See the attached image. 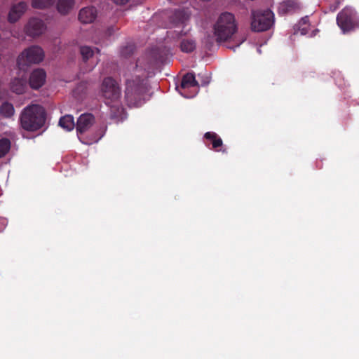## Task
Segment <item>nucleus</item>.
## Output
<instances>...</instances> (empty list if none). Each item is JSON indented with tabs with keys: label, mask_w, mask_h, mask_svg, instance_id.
Instances as JSON below:
<instances>
[{
	"label": "nucleus",
	"mask_w": 359,
	"mask_h": 359,
	"mask_svg": "<svg viewBox=\"0 0 359 359\" xmlns=\"http://www.w3.org/2000/svg\"><path fill=\"white\" fill-rule=\"evenodd\" d=\"M148 67H142L141 60L138 59L134 72L127 74L126 80L125 100L130 107H140L147 90L144 79L147 76Z\"/></svg>",
	"instance_id": "1"
},
{
	"label": "nucleus",
	"mask_w": 359,
	"mask_h": 359,
	"mask_svg": "<svg viewBox=\"0 0 359 359\" xmlns=\"http://www.w3.org/2000/svg\"><path fill=\"white\" fill-rule=\"evenodd\" d=\"M102 96L106 104L110 107L111 118H119L123 108L121 102V90L117 81L112 77L104 79L101 86Z\"/></svg>",
	"instance_id": "2"
},
{
	"label": "nucleus",
	"mask_w": 359,
	"mask_h": 359,
	"mask_svg": "<svg viewBox=\"0 0 359 359\" xmlns=\"http://www.w3.org/2000/svg\"><path fill=\"white\" fill-rule=\"evenodd\" d=\"M46 113L39 104H32L25 107L21 112L20 121L22 128L27 131H36L43 126Z\"/></svg>",
	"instance_id": "3"
},
{
	"label": "nucleus",
	"mask_w": 359,
	"mask_h": 359,
	"mask_svg": "<svg viewBox=\"0 0 359 359\" xmlns=\"http://www.w3.org/2000/svg\"><path fill=\"white\" fill-rule=\"evenodd\" d=\"M214 35L217 42H225L238 31V23L233 13H222L214 25Z\"/></svg>",
	"instance_id": "4"
},
{
	"label": "nucleus",
	"mask_w": 359,
	"mask_h": 359,
	"mask_svg": "<svg viewBox=\"0 0 359 359\" xmlns=\"http://www.w3.org/2000/svg\"><path fill=\"white\" fill-rule=\"evenodd\" d=\"M251 29L255 32H261L269 29L273 23V14L267 9L251 11Z\"/></svg>",
	"instance_id": "5"
},
{
	"label": "nucleus",
	"mask_w": 359,
	"mask_h": 359,
	"mask_svg": "<svg viewBox=\"0 0 359 359\" xmlns=\"http://www.w3.org/2000/svg\"><path fill=\"white\" fill-rule=\"evenodd\" d=\"M43 58V50L39 46L33 45L21 53L17 59V65L20 69H24L29 65L40 63Z\"/></svg>",
	"instance_id": "6"
},
{
	"label": "nucleus",
	"mask_w": 359,
	"mask_h": 359,
	"mask_svg": "<svg viewBox=\"0 0 359 359\" xmlns=\"http://www.w3.org/2000/svg\"><path fill=\"white\" fill-rule=\"evenodd\" d=\"M337 23L344 33L352 31L359 27L356 13L351 8H344L337 16Z\"/></svg>",
	"instance_id": "7"
},
{
	"label": "nucleus",
	"mask_w": 359,
	"mask_h": 359,
	"mask_svg": "<svg viewBox=\"0 0 359 359\" xmlns=\"http://www.w3.org/2000/svg\"><path fill=\"white\" fill-rule=\"evenodd\" d=\"M46 29V25L43 21L37 18L29 19L25 27V32L27 35L35 37L43 34Z\"/></svg>",
	"instance_id": "8"
},
{
	"label": "nucleus",
	"mask_w": 359,
	"mask_h": 359,
	"mask_svg": "<svg viewBox=\"0 0 359 359\" xmlns=\"http://www.w3.org/2000/svg\"><path fill=\"white\" fill-rule=\"evenodd\" d=\"M95 123V117L92 114H81L76 122V129L77 133L82 134L86 132Z\"/></svg>",
	"instance_id": "9"
},
{
	"label": "nucleus",
	"mask_w": 359,
	"mask_h": 359,
	"mask_svg": "<svg viewBox=\"0 0 359 359\" xmlns=\"http://www.w3.org/2000/svg\"><path fill=\"white\" fill-rule=\"evenodd\" d=\"M46 79V72L43 69H36L30 74L29 85L33 89L40 88L45 83Z\"/></svg>",
	"instance_id": "10"
},
{
	"label": "nucleus",
	"mask_w": 359,
	"mask_h": 359,
	"mask_svg": "<svg viewBox=\"0 0 359 359\" xmlns=\"http://www.w3.org/2000/svg\"><path fill=\"white\" fill-rule=\"evenodd\" d=\"M27 8V3L24 1L19 2L13 5L8 13V20L10 22L14 23L17 22Z\"/></svg>",
	"instance_id": "11"
},
{
	"label": "nucleus",
	"mask_w": 359,
	"mask_h": 359,
	"mask_svg": "<svg viewBox=\"0 0 359 359\" xmlns=\"http://www.w3.org/2000/svg\"><path fill=\"white\" fill-rule=\"evenodd\" d=\"M97 17V10L93 6L82 8L79 13V20L83 24L93 22Z\"/></svg>",
	"instance_id": "12"
},
{
	"label": "nucleus",
	"mask_w": 359,
	"mask_h": 359,
	"mask_svg": "<svg viewBox=\"0 0 359 359\" xmlns=\"http://www.w3.org/2000/svg\"><path fill=\"white\" fill-rule=\"evenodd\" d=\"M204 138L210 142L212 144L211 149L216 151H222L223 153L226 152V149H218L223 145V141L221 137L214 132H207L204 135Z\"/></svg>",
	"instance_id": "13"
},
{
	"label": "nucleus",
	"mask_w": 359,
	"mask_h": 359,
	"mask_svg": "<svg viewBox=\"0 0 359 359\" xmlns=\"http://www.w3.org/2000/svg\"><path fill=\"white\" fill-rule=\"evenodd\" d=\"M196 86H198V83L196 80L195 74L194 73L189 72L183 76L180 86L181 89L185 90L191 87Z\"/></svg>",
	"instance_id": "14"
},
{
	"label": "nucleus",
	"mask_w": 359,
	"mask_h": 359,
	"mask_svg": "<svg viewBox=\"0 0 359 359\" xmlns=\"http://www.w3.org/2000/svg\"><path fill=\"white\" fill-rule=\"evenodd\" d=\"M189 18L187 11L183 9L175 10L170 16V21L175 24H184Z\"/></svg>",
	"instance_id": "15"
},
{
	"label": "nucleus",
	"mask_w": 359,
	"mask_h": 359,
	"mask_svg": "<svg viewBox=\"0 0 359 359\" xmlns=\"http://www.w3.org/2000/svg\"><path fill=\"white\" fill-rule=\"evenodd\" d=\"M74 0H57V10L61 15H67L73 8Z\"/></svg>",
	"instance_id": "16"
},
{
	"label": "nucleus",
	"mask_w": 359,
	"mask_h": 359,
	"mask_svg": "<svg viewBox=\"0 0 359 359\" xmlns=\"http://www.w3.org/2000/svg\"><path fill=\"white\" fill-rule=\"evenodd\" d=\"M299 8V4L295 0H286L280 4L279 10L283 13H289L295 12Z\"/></svg>",
	"instance_id": "17"
},
{
	"label": "nucleus",
	"mask_w": 359,
	"mask_h": 359,
	"mask_svg": "<svg viewBox=\"0 0 359 359\" xmlns=\"http://www.w3.org/2000/svg\"><path fill=\"white\" fill-rule=\"evenodd\" d=\"M180 50L184 53H191L196 47V41L191 38L182 39L180 42Z\"/></svg>",
	"instance_id": "18"
},
{
	"label": "nucleus",
	"mask_w": 359,
	"mask_h": 359,
	"mask_svg": "<svg viewBox=\"0 0 359 359\" xmlns=\"http://www.w3.org/2000/svg\"><path fill=\"white\" fill-rule=\"evenodd\" d=\"M59 126L67 131L73 130L75 126L74 117L72 115L62 116L60 118Z\"/></svg>",
	"instance_id": "19"
},
{
	"label": "nucleus",
	"mask_w": 359,
	"mask_h": 359,
	"mask_svg": "<svg viewBox=\"0 0 359 359\" xmlns=\"http://www.w3.org/2000/svg\"><path fill=\"white\" fill-rule=\"evenodd\" d=\"M15 112L14 107L8 102H4L0 107V114L5 118L11 117Z\"/></svg>",
	"instance_id": "20"
},
{
	"label": "nucleus",
	"mask_w": 359,
	"mask_h": 359,
	"mask_svg": "<svg viewBox=\"0 0 359 359\" xmlns=\"http://www.w3.org/2000/svg\"><path fill=\"white\" fill-rule=\"evenodd\" d=\"M11 89L13 93L17 94L23 93L25 91L24 82L19 79H13L11 83Z\"/></svg>",
	"instance_id": "21"
},
{
	"label": "nucleus",
	"mask_w": 359,
	"mask_h": 359,
	"mask_svg": "<svg viewBox=\"0 0 359 359\" xmlns=\"http://www.w3.org/2000/svg\"><path fill=\"white\" fill-rule=\"evenodd\" d=\"M55 0H32V6L36 9H43L50 7Z\"/></svg>",
	"instance_id": "22"
},
{
	"label": "nucleus",
	"mask_w": 359,
	"mask_h": 359,
	"mask_svg": "<svg viewBox=\"0 0 359 359\" xmlns=\"http://www.w3.org/2000/svg\"><path fill=\"white\" fill-rule=\"evenodd\" d=\"M11 141L8 138L0 139V158L4 157L10 151Z\"/></svg>",
	"instance_id": "23"
},
{
	"label": "nucleus",
	"mask_w": 359,
	"mask_h": 359,
	"mask_svg": "<svg viewBox=\"0 0 359 359\" xmlns=\"http://www.w3.org/2000/svg\"><path fill=\"white\" fill-rule=\"evenodd\" d=\"M80 53L84 62H87L94 55V50L90 46H86L80 48Z\"/></svg>",
	"instance_id": "24"
},
{
	"label": "nucleus",
	"mask_w": 359,
	"mask_h": 359,
	"mask_svg": "<svg viewBox=\"0 0 359 359\" xmlns=\"http://www.w3.org/2000/svg\"><path fill=\"white\" fill-rule=\"evenodd\" d=\"M135 46L133 43L127 44L123 46L121 50V54L124 57H128L135 52Z\"/></svg>",
	"instance_id": "25"
},
{
	"label": "nucleus",
	"mask_w": 359,
	"mask_h": 359,
	"mask_svg": "<svg viewBox=\"0 0 359 359\" xmlns=\"http://www.w3.org/2000/svg\"><path fill=\"white\" fill-rule=\"evenodd\" d=\"M309 18L307 16L302 18L299 21V25L301 26H309Z\"/></svg>",
	"instance_id": "26"
},
{
	"label": "nucleus",
	"mask_w": 359,
	"mask_h": 359,
	"mask_svg": "<svg viewBox=\"0 0 359 359\" xmlns=\"http://www.w3.org/2000/svg\"><path fill=\"white\" fill-rule=\"evenodd\" d=\"M116 4L123 5L129 1V0H113Z\"/></svg>",
	"instance_id": "27"
},
{
	"label": "nucleus",
	"mask_w": 359,
	"mask_h": 359,
	"mask_svg": "<svg viewBox=\"0 0 359 359\" xmlns=\"http://www.w3.org/2000/svg\"><path fill=\"white\" fill-rule=\"evenodd\" d=\"M308 27L309 26H304V27H302L301 29H300V32H301V34L302 35H305L308 33Z\"/></svg>",
	"instance_id": "28"
},
{
	"label": "nucleus",
	"mask_w": 359,
	"mask_h": 359,
	"mask_svg": "<svg viewBox=\"0 0 359 359\" xmlns=\"http://www.w3.org/2000/svg\"><path fill=\"white\" fill-rule=\"evenodd\" d=\"M95 50L98 53H100V50L98 48H95Z\"/></svg>",
	"instance_id": "29"
}]
</instances>
